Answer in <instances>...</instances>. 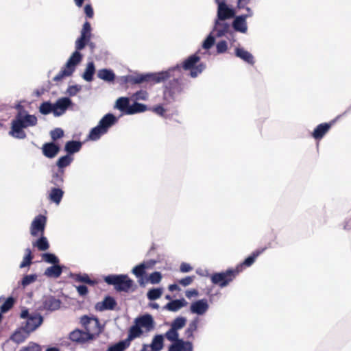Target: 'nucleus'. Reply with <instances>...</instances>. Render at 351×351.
Returning <instances> with one entry per match:
<instances>
[{
    "label": "nucleus",
    "mask_w": 351,
    "mask_h": 351,
    "mask_svg": "<svg viewBox=\"0 0 351 351\" xmlns=\"http://www.w3.org/2000/svg\"><path fill=\"white\" fill-rule=\"evenodd\" d=\"M185 71L189 72L185 74L186 76H189L192 78L197 77L200 73H202L205 67H182Z\"/></svg>",
    "instance_id": "8fccbe9b"
},
{
    "label": "nucleus",
    "mask_w": 351,
    "mask_h": 351,
    "mask_svg": "<svg viewBox=\"0 0 351 351\" xmlns=\"http://www.w3.org/2000/svg\"><path fill=\"white\" fill-rule=\"evenodd\" d=\"M38 111L43 115H47L51 113L53 114V103L50 101H45L42 102L38 107Z\"/></svg>",
    "instance_id": "58836bf2"
},
{
    "label": "nucleus",
    "mask_w": 351,
    "mask_h": 351,
    "mask_svg": "<svg viewBox=\"0 0 351 351\" xmlns=\"http://www.w3.org/2000/svg\"><path fill=\"white\" fill-rule=\"evenodd\" d=\"M335 122V120H332L329 123H322L317 125L311 134V136L315 140H321L325 134L330 130L332 125Z\"/></svg>",
    "instance_id": "a211bd4d"
},
{
    "label": "nucleus",
    "mask_w": 351,
    "mask_h": 351,
    "mask_svg": "<svg viewBox=\"0 0 351 351\" xmlns=\"http://www.w3.org/2000/svg\"><path fill=\"white\" fill-rule=\"evenodd\" d=\"M62 301L54 295H44L42 299V305L38 308L40 311L53 312L60 308Z\"/></svg>",
    "instance_id": "9d476101"
},
{
    "label": "nucleus",
    "mask_w": 351,
    "mask_h": 351,
    "mask_svg": "<svg viewBox=\"0 0 351 351\" xmlns=\"http://www.w3.org/2000/svg\"><path fill=\"white\" fill-rule=\"evenodd\" d=\"M64 171L52 167L51 170V179L49 182L54 186L63 187L64 183Z\"/></svg>",
    "instance_id": "aec40b11"
},
{
    "label": "nucleus",
    "mask_w": 351,
    "mask_h": 351,
    "mask_svg": "<svg viewBox=\"0 0 351 351\" xmlns=\"http://www.w3.org/2000/svg\"><path fill=\"white\" fill-rule=\"evenodd\" d=\"M84 12L86 14V17L91 19L94 16V11L92 5L90 4H86L84 7Z\"/></svg>",
    "instance_id": "338daca9"
},
{
    "label": "nucleus",
    "mask_w": 351,
    "mask_h": 351,
    "mask_svg": "<svg viewBox=\"0 0 351 351\" xmlns=\"http://www.w3.org/2000/svg\"><path fill=\"white\" fill-rule=\"evenodd\" d=\"M32 245L39 251H46L50 247L48 239L44 234H40V237L32 242Z\"/></svg>",
    "instance_id": "473e14b6"
},
{
    "label": "nucleus",
    "mask_w": 351,
    "mask_h": 351,
    "mask_svg": "<svg viewBox=\"0 0 351 351\" xmlns=\"http://www.w3.org/2000/svg\"><path fill=\"white\" fill-rule=\"evenodd\" d=\"M32 264V259L30 258L29 256H24L22 262L20 263L19 267L24 268V267L30 266Z\"/></svg>",
    "instance_id": "774afa93"
},
{
    "label": "nucleus",
    "mask_w": 351,
    "mask_h": 351,
    "mask_svg": "<svg viewBox=\"0 0 351 351\" xmlns=\"http://www.w3.org/2000/svg\"><path fill=\"white\" fill-rule=\"evenodd\" d=\"M47 217L42 214L35 217L30 226V234L32 237H38L44 234Z\"/></svg>",
    "instance_id": "6e6552de"
},
{
    "label": "nucleus",
    "mask_w": 351,
    "mask_h": 351,
    "mask_svg": "<svg viewBox=\"0 0 351 351\" xmlns=\"http://www.w3.org/2000/svg\"><path fill=\"white\" fill-rule=\"evenodd\" d=\"M82 147V143L80 141L71 140L65 143L64 150L66 154L72 156L78 152Z\"/></svg>",
    "instance_id": "a878e982"
},
{
    "label": "nucleus",
    "mask_w": 351,
    "mask_h": 351,
    "mask_svg": "<svg viewBox=\"0 0 351 351\" xmlns=\"http://www.w3.org/2000/svg\"><path fill=\"white\" fill-rule=\"evenodd\" d=\"M70 277L74 279L77 282H84L87 285L94 286L96 285L97 281L95 280H92L90 278L89 276L87 274H74L71 273Z\"/></svg>",
    "instance_id": "2f4dec72"
},
{
    "label": "nucleus",
    "mask_w": 351,
    "mask_h": 351,
    "mask_svg": "<svg viewBox=\"0 0 351 351\" xmlns=\"http://www.w3.org/2000/svg\"><path fill=\"white\" fill-rule=\"evenodd\" d=\"M165 337V333L157 334L154 336L152 341L150 344L148 345L152 351H160L164 347V339Z\"/></svg>",
    "instance_id": "cd10ccee"
},
{
    "label": "nucleus",
    "mask_w": 351,
    "mask_h": 351,
    "mask_svg": "<svg viewBox=\"0 0 351 351\" xmlns=\"http://www.w3.org/2000/svg\"><path fill=\"white\" fill-rule=\"evenodd\" d=\"M42 260L45 263L55 265L60 263L59 258L53 253L51 252H45L41 254Z\"/></svg>",
    "instance_id": "49530a36"
},
{
    "label": "nucleus",
    "mask_w": 351,
    "mask_h": 351,
    "mask_svg": "<svg viewBox=\"0 0 351 351\" xmlns=\"http://www.w3.org/2000/svg\"><path fill=\"white\" fill-rule=\"evenodd\" d=\"M178 68L169 67L166 70L157 72L134 71L130 74L119 77L117 81L121 86L125 87L143 84L153 86L168 81L164 87L163 99L167 104H171L176 101L178 95L183 93L190 86V81L184 78V75H182V77H173L174 76L176 69Z\"/></svg>",
    "instance_id": "f257e3e1"
},
{
    "label": "nucleus",
    "mask_w": 351,
    "mask_h": 351,
    "mask_svg": "<svg viewBox=\"0 0 351 351\" xmlns=\"http://www.w3.org/2000/svg\"><path fill=\"white\" fill-rule=\"evenodd\" d=\"M171 343L168 347V351H193V343L190 341H185L179 336L165 337Z\"/></svg>",
    "instance_id": "0eeeda50"
},
{
    "label": "nucleus",
    "mask_w": 351,
    "mask_h": 351,
    "mask_svg": "<svg viewBox=\"0 0 351 351\" xmlns=\"http://www.w3.org/2000/svg\"><path fill=\"white\" fill-rule=\"evenodd\" d=\"M238 274V269H228L226 271L215 272L210 276L213 284L225 287L232 282Z\"/></svg>",
    "instance_id": "423d86ee"
},
{
    "label": "nucleus",
    "mask_w": 351,
    "mask_h": 351,
    "mask_svg": "<svg viewBox=\"0 0 351 351\" xmlns=\"http://www.w3.org/2000/svg\"><path fill=\"white\" fill-rule=\"evenodd\" d=\"M96 67H86L84 73H83V78L87 82H91L93 80L94 74L95 73Z\"/></svg>",
    "instance_id": "5fc2aeb1"
},
{
    "label": "nucleus",
    "mask_w": 351,
    "mask_h": 351,
    "mask_svg": "<svg viewBox=\"0 0 351 351\" xmlns=\"http://www.w3.org/2000/svg\"><path fill=\"white\" fill-rule=\"evenodd\" d=\"M64 191L62 187H52L49 193L48 199L56 205H59L64 196Z\"/></svg>",
    "instance_id": "b1692460"
},
{
    "label": "nucleus",
    "mask_w": 351,
    "mask_h": 351,
    "mask_svg": "<svg viewBox=\"0 0 351 351\" xmlns=\"http://www.w3.org/2000/svg\"><path fill=\"white\" fill-rule=\"evenodd\" d=\"M20 318L25 319L21 325L30 333L37 330L44 322V317L40 313L37 312L30 313L29 310L25 307L21 310Z\"/></svg>",
    "instance_id": "39448f33"
},
{
    "label": "nucleus",
    "mask_w": 351,
    "mask_h": 351,
    "mask_svg": "<svg viewBox=\"0 0 351 351\" xmlns=\"http://www.w3.org/2000/svg\"><path fill=\"white\" fill-rule=\"evenodd\" d=\"M235 11L230 8L226 3H221L217 8V19L215 21V27L217 28L220 24V21L234 17Z\"/></svg>",
    "instance_id": "9b49d317"
},
{
    "label": "nucleus",
    "mask_w": 351,
    "mask_h": 351,
    "mask_svg": "<svg viewBox=\"0 0 351 351\" xmlns=\"http://www.w3.org/2000/svg\"><path fill=\"white\" fill-rule=\"evenodd\" d=\"M199 317H195L188 325V327L184 331V335L186 339H193L194 332L197 330L199 324Z\"/></svg>",
    "instance_id": "c9c22d12"
},
{
    "label": "nucleus",
    "mask_w": 351,
    "mask_h": 351,
    "mask_svg": "<svg viewBox=\"0 0 351 351\" xmlns=\"http://www.w3.org/2000/svg\"><path fill=\"white\" fill-rule=\"evenodd\" d=\"M104 280L108 285H112L117 292L128 293L136 288L134 280L127 274H110L105 276Z\"/></svg>",
    "instance_id": "20e7f679"
},
{
    "label": "nucleus",
    "mask_w": 351,
    "mask_h": 351,
    "mask_svg": "<svg viewBox=\"0 0 351 351\" xmlns=\"http://www.w3.org/2000/svg\"><path fill=\"white\" fill-rule=\"evenodd\" d=\"M117 305L116 300L110 295H106L102 302H97L95 304V309L97 311H112Z\"/></svg>",
    "instance_id": "f3484780"
},
{
    "label": "nucleus",
    "mask_w": 351,
    "mask_h": 351,
    "mask_svg": "<svg viewBox=\"0 0 351 351\" xmlns=\"http://www.w3.org/2000/svg\"><path fill=\"white\" fill-rule=\"evenodd\" d=\"M199 51L200 50L188 57L181 63H177L175 66H197L196 64L199 62L200 59V57L197 55V53H199ZM197 66H204V64L202 63H200Z\"/></svg>",
    "instance_id": "f704fd0d"
},
{
    "label": "nucleus",
    "mask_w": 351,
    "mask_h": 351,
    "mask_svg": "<svg viewBox=\"0 0 351 351\" xmlns=\"http://www.w3.org/2000/svg\"><path fill=\"white\" fill-rule=\"evenodd\" d=\"M129 346L128 343L123 339L110 345L106 351H125Z\"/></svg>",
    "instance_id": "a18cd8bd"
},
{
    "label": "nucleus",
    "mask_w": 351,
    "mask_h": 351,
    "mask_svg": "<svg viewBox=\"0 0 351 351\" xmlns=\"http://www.w3.org/2000/svg\"><path fill=\"white\" fill-rule=\"evenodd\" d=\"M162 288H152L147 293V298L150 301L156 300L160 298L162 294Z\"/></svg>",
    "instance_id": "de8ad7c7"
},
{
    "label": "nucleus",
    "mask_w": 351,
    "mask_h": 351,
    "mask_svg": "<svg viewBox=\"0 0 351 351\" xmlns=\"http://www.w3.org/2000/svg\"><path fill=\"white\" fill-rule=\"evenodd\" d=\"M50 136L52 141L54 142L64 136V131L62 128H56L50 132Z\"/></svg>",
    "instance_id": "4d7b16f0"
},
{
    "label": "nucleus",
    "mask_w": 351,
    "mask_h": 351,
    "mask_svg": "<svg viewBox=\"0 0 351 351\" xmlns=\"http://www.w3.org/2000/svg\"><path fill=\"white\" fill-rule=\"evenodd\" d=\"M82 55L79 51L75 50L64 66H77L82 60Z\"/></svg>",
    "instance_id": "c03bdc74"
},
{
    "label": "nucleus",
    "mask_w": 351,
    "mask_h": 351,
    "mask_svg": "<svg viewBox=\"0 0 351 351\" xmlns=\"http://www.w3.org/2000/svg\"><path fill=\"white\" fill-rule=\"evenodd\" d=\"M91 38V25L88 21H85L81 30V35Z\"/></svg>",
    "instance_id": "6e6d98bb"
},
{
    "label": "nucleus",
    "mask_w": 351,
    "mask_h": 351,
    "mask_svg": "<svg viewBox=\"0 0 351 351\" xmlns=\"http://www.w3.org/2000/svg\"><path fill=\"white\" fill-rule=\"evenodd\" d=\"M15 299L12 296H9L0 306V314L3 317V314L8 312L14 305Z\"/></svg>",
    "instance_id": "37998d69"
},
{
    "label": "nucleus",
    "mask_w": 351,
    "mask_h": 351,
    "mask_svg": "<svg viewBox=\"0 0 351 351\" xmlns=\"http://www.w3.org/2000/svg\"><path fill=\"white\" fill-rule=\"evenodd\" d=\"M90 328V332L88 330H86V332L92 334L93 335V340L95 339L99 335L104 331V325L101 324L99 319H98V325L95 326L94 324H90V326L88 327Z\"/></svg>",
    "instance_id": "79ce46f5"
},
{
    "label": "nucleus",
    "mask_w": 351,
    "mask_h": 351,
    "mask_svg": "<svg viewBox=\"0 0 351 351\" xmlns=\"http://www.w3.org/2000/svg\"><path fill=\"white\" fill-rule=\"evenodd\" d=\"M65 268L66 267L64 265L59 263L52 265L45 269L44 275L48 278H58L61 276Z\"/></svg>",
    "instance_id": "5701e85b"
},
{
    "label": "nucleus",
    "mask_w": 351,
    "mask_h": 351,
    "mask_svg": "<svg viewBox=\"0 0 351 351\" xmlns=\"http://www.w3.org/2000/svg\"><path fill=\"white\" fill-rule=\"evenodd\" d=\"M74 105L73 101L69 97H62L58 98L53 103V116L59 117L62 116L66 110Z\"/></svg>",
    "instance_id": "1a4fd4ad"
},
{
    "label": "nucleus",
    "mask_w": 351,
    "mask_h": 351,
    "mask_svg": "<svg viewBox=\"0 0 351 351\" xmlns=\"http://www.w3.org/2000/svg\"><path fill=\"white\" fill-rule=\"evenodd\" d=\"M155 321L152 315L145 313L138 316L134 320V324L128 330V337L124 340L130 346L131 341L136 338L141 337L145 329V332H149L155 328Z\"/></svg>",
    "instance_id": "f03ea898"
},
{
    "label": "nucleus",
    "mask_w": 351,
    "mask_h": 351,
    "mask_svg": "<svg viewBox=\"0 0 351 351\" xmlns=\"http://www.w3.org/2000/svg\"><path fill=\"white\" fill-rule=\"evenodd\" d=\"M149 110L146 104L139 103L138 101H134L133 104H130V106L126 111V114L132 115L141 112H144L146 110Z\"/></svg>",
    "instance_id": "c756f323"
},
{
    "label": "nucleus",
    "mask_w": 351,
    "mask_h": 351,
    "mask_svg": "<svg viewBox=\"0 0 351 351\" xmlns=\"http://www.w3.org/2000/svg\"><path fill=\"white\" fill-rule=\"evenodd\" d=\"M132 272L136 277H141L146 274V267L145 263H140L136 265L132 270Z\"/></svg>",
    "instance_id": "3c124183"
},
{
    "label": "nucleus",
    "mask_w": 351,
    "mask_h": 351,
    "mask_svg": "<svg viewBox=\"0 0 351 351\" xmlns=\"http://www.w3.org/2000/svg\"><path fill=\"white\" fill-rule=\"evenodd\" d=\"M82 90V86L75 84L69 86L66 89V94L70 97H73L77 95Z\"/></svg>",
    "instance_id": "13d9d810"
},
{
    "label": "nucleus",
    "mask_w": 351,
    "mask_h": 351,
    "mask_svg": "<svg viewBox=\"0 0 351 351\" xmlns=\"http://www.w3.org/2000/svg\"><path fill=\"white\" fill-rule=\"evenodd\" d=\"M76 67H64L53 78L56 82H61L64 78L72 75Z\"/></svg>",
    "instance_id": "e433bc0d"
},
{
    "label": "nucleus",
    "mask_w": 351,
    "mask_h": 351,
    "mask_svg": "<svg viewBox=\"0 0 351 351\" xmlns=\"http://www.w3.org/2000/svg\"><path fill=\"white\" fill-rule=\"evenodd\" d=\"M215 40V37L212 36V33H210L202 43L203 49L208 50L214 45Z\"/></svg>",
    "instance_id": "bf43d9fd"
},
{
    "label": "nucleus",
    "mask_w": 351,
    "mask_h": 351,
    "mask_svg": "<svg viewBox=\"0 0 351 351\" xmlns=\"http://www.w3.org/2000/svg\"><path fill=\"white\" fill-rule=\"evenodd\" d=\"M213 31H216V36L218 38L222 37L227 33L232 34V32L230 31V24L227 22H221L219 26L215 28L213 27Z\"/></svg>",
    "instance_id": "ea45409f"
},
{
    "label": "nucleus",
    "mask_w": 351,
    "mask_h": 351,
    "mask_svg": "<svg viewBox=\"0 0 351 351\" xmlns=\"http://www.w3.org/2000/svg\"><path fill=\"white\" fill-rule=\"evenodd\" d=\"M232 23V26L235 32L241 33H246L247 31V25L246 22V16L243 15L235 16Z\"/></svg>",
    "instance_id": "4be33fe9"
},
{
    "label": "nucleus",
    "mask_w": 351,
    "mask_h": 351,
    "mask_svg": "<svg viewBox=\"0 0 351 351\" xmlns=\"http://www.w3.org/2000/svg\"><path fill=\"white\" fill-rule=\"evenodd\" d=\"M80 323L84 328L83 330H88L90 332V330H89L90 328H88V327L91 324H94L95 326H97L98 325V317L95 315L89 316L87 315H84L80 317Z\"/></svg>",
    "instance_id": "72a5a7b5"
},
{
    "label": "nucleus",
    "mask_w": 351,
    "mask_h": 351,
    "mask_svg": "<svg viewBox=\"0 0 351 351\" xmlns=\"http://www.w3.org/2000/svg\"><path fill=\"white\" fill-rule=\"evenodd\" d=\"M97 76L99 78L108 82H113L115 78L114 73L112 70L107 69L99 70Z\"/></svg>",
    "instance_id": "4c0bfd02"
},
{
    "label": "nucleus",
    "mask_w": 351,
    "mask_h": 351,
    "mask_svg": "<svg viewBox=\"0 0 351 351\" xmlns=\"http://www.w3.org/2000/svg\"><path fill=\"white\" fill-rule=\"evenodd\" d=\"M119 121L113 113L106 114L99 121L98 124L93 128L88 134V139L95 141L99 140L101 136L108 133L109 129Z\"/></svg>",
    "instance_id": "7ed1b4c3"
},
{
    "label": "nucleus",
    "mask_w": 351,
    "mask_h": 351,
    "mask_svg": "<svg viewBox=\"0 0 351 351\" xmlns=\"http://www.w3.org/2000/svg\"><path fill=\"white\" fill-rule=\"evenodd\" d=\"M76 289L80 296H86L88 293V289L85 285L76 286Z\"/></svg>",
    "instance_id": "69168bd1"
},
{
    "label": "nucleus",
    "mask_w": 351,
    "mask_h": 351,
    "mask_svg": "<svg viewBox=\"0 0 351 351\" xmlns=\"http://www.w3.org/2000/svg\"><path fill=\"white\" fill-rule=\"evenodd\" d=\"M216 47L218 53H224L228 49L227 42L226 40H221L217 43Z\"/></svg>",
    "instance_id": "e2e57ef3"
},
{
    "label": "nucleus",
    "mask_w": 351,
    "mask_h": 351,
    "mask_svg": "<svg viewBox=\"0 0 351 351\" xmlns=\"http://www.w3.org/2000/svg\"><path fill=\"white\" fill-rule=\"evenodd\" d=\"M188 302L183 298L171 300L163 307L164 309L171 312H176L182 307L186 306Z\"/></svg>",
    "instance_id": "393cba45"
},
{
    "label": "nucleus",
    "mask_w": 351,
    "mask_h": 351,
    "mask_svg": "<svg viewBox=\"0 0 351 351\" xmlns=\"http://www.w3.org/2000/svg\"><path fill=\"white\" fill-rule=\"evenodd\" d=\"M73 161V157L72 156L66 154L60 156L56 162V169L65 172V168L69 167Z\"/></svg>",
    "instance_id": "7c9ffc66"
},
{
    "label": "nucleus",
    "mask_w": 351,
    "mask_h": 351,
    "mask_svg": "<svg viewBox=\"0 0 351 351\" xmlns=\"http://www.w3.org/2000/svg\"><path fill=\"white\" fill-rule=\"evenodd\" d=\"M151 110L160 117H164L166 112V110L161 104L154 106Z\"/></svg>",
    "instance_id": "0e129e2a"
},
{
    "label": "nucleus",
    "mask_w": 351,
    "mask_h": 351,
    "mask_svg": "<svg viewBox=\"0 0 351 351\" xmlns=\"http://www.w3.org/2000/svg\"><path fill=\"white\" fill-rule=\"evenodd\" d=\"M235 56L248 64L253 65L255 63L253 55L243 48L237 47L235 49Z\"/></svg>",
    "instance_id": "bb28decb"
},
{
    "label": "nucleus",
    "mask_w": 351,
    "mask_h": 351,
    "mask_svg": "<svg viewBox=\"0 0 351 351\" xmlns=\"http://www.w3.org/2000/svg\"><path fill=\"white\" fill-rule=\"evenodd\" d=\"M12 121L24 128H27L28 127L36 125L38 123V119L34 114H30L28 113V112L24 114H21V112H17L15 118L12 120Z\"/></svg>",
    "instance_id": "f8f14e48"
},
{
    "label": "nucleus",
    "mask_w": 351,
    "mask_h": 351,
    "mask_svg": "<svg viewBox=\"0 0 351 351\" xmlns=\"http://www.w3.org/2000/svg\"><path fill=\"white\" fill-rule=\"evenodd\" d=\"M19 351H41V347L36 343L29 342L27 346L21 348Z\"/></svg>",
    "instance_id": "052dcab7"
},
{
    "label": "nucleus",
    "mask_w": 351,
    "mask_h": 351,
    "mask_svg": "<svg viewBox=\"0 0 351 351\" xmlns=\"http://www.w3.org/2000/svg\"><path fill=\"white\" fill-rule=\"evenodd\" d=\"M38 278V275L36 274L25 275L21 279L20 284L23 287H26L30 284L34 282Z\"/></svg>",
    "instance_id": "09e8293b"
},
{
    "label": "nucleus",
    "mask_w": 351,
    "mask_h": 351,
    "mask_svg": "<svg viewBox=\"0 0 351 351\" xmlns=\"http://www.w3.org/2000/svg\"><path fill=\"white\" fill-rule=\"evenodd\" d=\"M187 319L183 316L176 317L170 324V328L165 332V337H178V330L184 328L186 324Z\"/></svg>",
    "instance_id": "4468645a"
},
{
    "label": "nucleus",
    "mask_w": 351,
    "mask_h": 351,
    "mask_svg": "<svg viewBox=\"0 0 351 351\" xmlns=\"http://www.w3.org/2000/svg\"><path fill=\"white\" fill-rule=\"evenodd\" d=\"M30 332L22 325L18 328L10 336V339L13 342L20 344L24 342L30 335Z\"/></svg>",
    "instance_id": "412c9836"
},
{
    "label": "nucleus",
    "mask_w": 351,
    "mask_h": 351,
    "mask_svg": "<svg viewBox=\"0 0 351 351\" xmlns=\"http://www.w3.org/2000/svg\"><path fill=\"white\" fill-rule=\"evenodd\" d=\"M69 339L76 343L84 344L93 340V335L86 332L84 330L76 328L69 333Z\"/></svg>",
    "instance_id": "ddd939ff"
},
{
    "label": "nucleus",
    "mask_w": 351,
    "mask_h": 351,
    "mask_svg": "<svg viewBox=\"0 0 351 351\" xmlns=\"http://www.w3.org/2000/svg\"><path fill=\"white\" fill-rule=\"evenodd\" d=\"M267 247H263L254 251L249 256L245 258V260L238 265L235 269H238V274L242 271L243 267H250L255 262L256 258L261 255Z\"/></svg>",
    "instance_id": "6ab92c4d"
},
{
    "label": "nucleus",
    "mask_w": 351,
    "mask_h": 351,
    "mask_svg": "<svg viewBox=\"0 0 351 351\" xmlns=\"http://www.w3.org/2000/svg\"><path fill=\"white\" fill-rule=\"evenodd\" d=\"M129 106H130V104L128 97H121L116 101L115 108L125 114Z\"/></svg>",
    "instance_id": "a19ab883"
},
{
    "label": "nucleus",
    "mask_w": 351,
    "mask_h": 351,
    "mask_svg": "<svg viewBox=\"0 0 351 351\" xmlns=\"http://www.w3.org/2000/svg\"><path fill=\"white\" fill-rule=\"evenodd\" d=\"M90 40V38L80 36L75 41V50L80 51L83 49Z\"/></svg>",
    "instance_id": "603ef678"
},
{
    "label": "nucleus",
    "mask_w": 351,
    "mask_h": 351,
    "mask_svg": "<svg viewBox=\"0 0 351 351\" xmlns=\"http://www.w3.org/2000/svg\"><path fill=\"white\" fill-rule=\"evenodd\" d=\"M133 97L136 100L146 101L148 99V93L145 90H139L133 95Z\"/></svg>",
    "instance_id": "680f3d73"
},
{
    "label": "nucleus",
    "mask_w": 351,
    "mask_h": 351,
    "mask_svg": "<svg viewBox=\"0 0 351 351\" xmlns=\"http://www.w3.org/2000/svg\"><path fill=\"white\" fill-rule=\"evenodd\" d=\"M209 308V305L206 299L197 300L191 303L190 311L191 313L197 315H204Z\"/></svg>",
    "instance_id": "dca6fc26"
},
{
    "label": "nucleus",
    "mask_w": 351,
    "mask_h": 351,
    "mask_svg": "<svg viewBox=\"0 0 351 351\" xmlns=\"http://www.w3.org/2000/svg\"><path fill=\"white\" fill-rule=\"evenodd\" d=\"M24 128L19 125L16 123L12 121L11 122V128L9 131V134L12 137L17 139H24L26 138L27 135L24 131Z\"/></svg>",
    "instance_id": "c85d7f7f"
},
{
    "label": "nucleus",
    "mask_w": 351,
    "mask_h": 351,
    "mask_svg": "<svg viewBox=\"0 0 351 351\" xmlns=\"http://www.w3.org/2000/svg\"><path fill=\"white\" fill-rule=\"evenodd\" d=\"M161 273L159 271H154L147 278H146V280L150 282V283L153 285H155L159 283L161 281Z\"/></svg>",
    "instance_id": "864d4df0"
},
{
    "label": "nucleus",
    "mask_w": 351,
    "mask_h": 351,
    "mask_svg": "<svg viewBox=\"0 0 351 351\" xmlns=\"http://www.w3.org/2000/svg\"><path fill=\"white\" fill-rule=\"evenodd\" d=\"M42 153L47 158H54L60 151V146L56 142L51 141L43 145Z\"/></svg>",
    "instance_id": "2eb2a0df"
}]
</instances>
